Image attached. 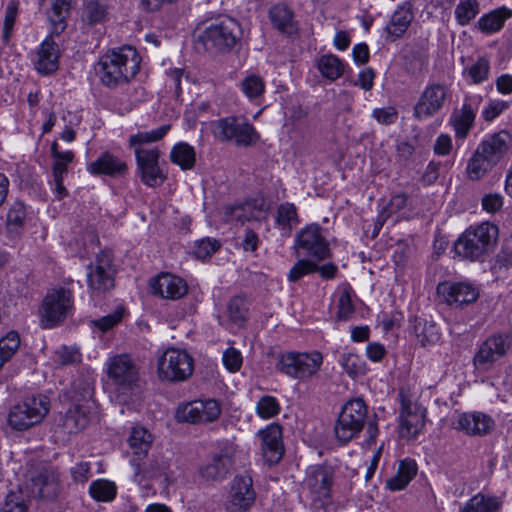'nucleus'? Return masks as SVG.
Listing matches in <instances>:
<instances>
[{
    "mask_svg": "<svg viewBox=\"0 0 512 512\" xmlns=\"http://www.w3.org/2000/svg\"><path fill=\"white\" fill-rule=\"evenodd\" d=\"M494 426V420L482 412L460 413L453 421V427L468 436H485L494 429Z\"/></svg>",
    "mask_w": 512,
    "mask_h": 512,
    "instance_id": "5701e85b",
    "label": "nucleus"
},
{
    "mask_svg": "<svg viewBox=\"0 0 512 512\" xmlns=\"http://www.w3.org/2000/svg\"><path fill=\"white\" fill-rule=\"evenodd\" d=\"M137 166L142 182L149 187L160 186L166 175L159 166L160 152L157 148H135Z\"/></svg>",
    "mask_w": 512,
    "mask_h": 512,
    "instance_id": "a211bd4d",
    "label": "nucleus"
},
{
    "mask_svg": "<svg viewBox=\"0 0 512 512\" xmlns=\"http://www.w3.org/2000/svg\"><path fill=\"white\" fill-rule=\"evenodd\" d=\"M489 73L490 63L486 58H479L463 71V75L469 77L472 84L483 83L488 79Z\"/></svg>",
    "mask_w": 512,
    "mask_h": 512,
    "instance_id": "de8ad7c7",
    "label": "nucleus"
},
{
    "mask_svg": "<svg viewBox=\"0 0 512 512\" xmlns=\"http://www.w3.org/2000/svg\"><path fill=\"white\" fill-rule=\"evenodd\" d=\"M280 404L278 400L271 395L260 397L255 406L256 414L262 419H270L280 413Z\"/></svg>",
    "mask_w": 512,
    "mask_h": 512,
    "instance_id": "8fccbe9b",
    "label": "nucleus"
},
{
    "mask_svg": "<svg viewBox=\"0 0 512 512\" xmlns=\"http://www.w3.org/2000/svg\"><path fill=\"white\" fill-rule=\"evenodd\" d=\"M483 97L480 94L465 96L460 109H454L450 123L452 124L457 138H465L474 125L475 112L478 110Z\"/></svg>",
    "mask_w": 512,
    "mask_h": 512,
    "instance_id": "4be33fe9",
    "label": "nucleus"
},
{
    "mask_svg": "<svg viewBox=\"0 0 512 512\" xmlns=\"http://www.w3.org/2000/svg\"><path fill=\"white\" fill-rule=\"evenodd\" d=\"M157 373L163 381H185L193 373V358L185 350L168 348L158 358Z\"/></svg>",
    "mask_w": 512,
    "mask_h": 512,
    "instance_id": "9b49d317",
    "label": "nucleus"
},
{
    "mask_svg": "<svg viewBox=\"0 0 512 512\" xmlns=\"http://www.w3.org/2000/svg\"><path fill=\"white\" fill-rule=\"evenodd\" d=\"M438 295L449 305L462 306L474 302L478 298L477 289L469 283L443 282L437 286Z\"/></svg>",
    "mask_w": 512,
    "mask_h": 512,
    "instance_id": "393cba45",
    "label": "nucleus"
},
{
    "mask_svg": "<svg viewBox=\"0 0 512 512\" xmlns=\"http://www.w3.org/2000/svg\"><path fill=\"white\" fill-rule=\"evenodd\" d=\"M212 135L220 142H231L237 146L250 147L259 141V133L242 116H227L211 122Z\"/></svg>",
    "mask_w": 512,
    "mask_h": 512,
    "instance_id": "39448f33",
    "label": "nucleus"
},
{
    "mask_svg": "<svg viewBox=\"0 0 512 512\" xmlns=\"http://www.w3.org/2000/svg\"><path fill=\"white\" fill-rule=\"evenodd\" d=\"M140 58L136 49L123 46L102 55L95 66L100 82L108 88L129 83L138 73Z\"/></svg>",
    "mask_w": 512,
    "mask_h": 512,
    "instance_id": "f257e3e1",
    "label": "nucleus"
},
{
    "mask_svg": "<svg viewBox=\"0 0 512 512\" xmlns=\"http://www.w3.org/2000/svg\"><path fill=\"white\" fill-rule=\"evenodd\" d=\"M413 329L418 342L424 347L435 345L440 341L441 333L437 325L432 321L416 318Z\"/></svg>",
    "mask_w": 512,
    "mask_h": 512,
    "instance_id": "473e14b6",
    "label": "nucleus"
},
{
    "mask_svg": "<svg viewBox=\"0 0 512 512\" xmlns=\"http://www.w3.org/2000/svg\"><path fill=\"white\" fill-rule=\"evenodd\" d=\"M401 403L400 436L407 439L415 438L424 427L425 409L403 390L399 392Z\"/></svg>",
    "mask_w": 512,
    "mask_h": 512,
    "instance_id": "f3484780",
    "label": "nucleus"
},
{
    "mask_svg": "<svg viewBox=\"0 0 512 512\" xmlns=\"http://www.w3.org/2000/svg\"><path fill=\"white\" fill-rule=\"evenodd\" d=\"M372 116L378 123L390 125L396 122L398 118L397 110L394 107L376 108L372 111Z\"/></svg>",
    "mask_w": 512,
    "mask_h": 512,
    "instance_id": "0e129e2a",
    "label": "nucleus"
},
{
    "mask_svg": "<svg viewBox=\"0 0 512 512\" xmlns=\"http://www.w3.org/2000/svg\"><path fill=\"white\" fill-rule=\"evenodd\" d=\"M267 218V207L264 199H251L243 203L227 206L224 210V220L234 225H244L251 221H261Z\"/></svg>",
    "mask_w": 512,
    "mask_h": 512,
    "instance_id": "aec40b11",
    "label": "nucleus"
},
{
    "mask_svg": "<svg viewBox=\"0 0 512 512\" xmlns=\"http://www.w3.org/2000/svg\"><path fill=\"white\" fill-rule=\"evenodd\" d=\"M508 108V103L502 100H490L482 115L485 121H492Z\"/></svg>",
    "mask_w": 512,
    "mask_h": 512,
    "instance_id": "338daca9",
    "label": "nucleus"
},
{
    "mask_svg": "<svg viewBox=\"0 0 512 512\" xmlns=\"http://www.w3.org/2000/svg\"><path fill=\"white\" fill-rule=\"evenodd\" d=\"M413 19V13L408 7H399L391 16L386 32L394 39L401 37L408 29Z\"/></svg>",
    "mask_w": 512,
    "mask_h": 512,
    "instance_id": "72a5a7b5",
    "label": "nucleus"
},
{
    "mask_svg": "<svg viewBox=\"0 0 512 512\" xmlns=\"http://www.w3.org/2000/svg\"><path fill=\"white\" fill-rule=\"evenodd\" d=\"M151 293L162 299L178 300L188 292L186 281L174 274L162 272L149 281Z\"/></svg>",
    "mask_w": 512,
    "mask_h": 512,
    "instance_id": "412c9836",
    "label": "nucleus"
},
{
    "mask_svg": "<svg viewBox=\"0 0 512 512\" xmlns=\"http://www.w3.org/2000/svg\"><path fill=\"white\" fill-rule=\"evenodd\" d=\"M106 7L98 1H88L84 7V18L85 20L93 25L103 22L106 18Z\"/></svg>",
    "mask_w": 512,
    "mask_h": 512,
    "instance_id": "5fc2aeb1",
    "label": "nucleus"
},
{
    "mask_svg": "<svg viewBox=\"0 0 512 512\" xmlns=\"http://www.w3.org/2000/svg\"><path fill=\"white\" fill-rule=\"evenodd\" d=\"M50 401L44 395L28 397L10 408L8 425L18 431L26 430L38 423L47 415Z\"/></svg>",
    "mask_w": 512,
    "mask_h": 512,
    "instance_id": "423d86ee",
    "label": "nucleus"
},
{
    "mask_svg": "<svg viewBox=\"0 0 512 512\" xmlns=\"http://www.w3.org/2000/svg\"><path fill=\"white\" fill-rule=\"evenodd\" d=\"M479 13L477 0H460L455 8V16L460 25H466Z\"/></svg>",
    "mask_w": 512,
    "mask_h": 512,
    "instance_id": "3c124183",
    "label": "nucleus"
},
{
    "mask_svg": "<svg viewBox=\"0 0 512 512\" xmlns=\"http://www.w3.org/2000/svg\"><path fill=\"white\" fill-rule=\"evenodd\" d=\"M222 360L226 369L232 373L238 372L243 362L241 352L234 347H229L223 352Z\"/></svg>",
    "mask_w": 512,
    "mask_h": 512,
    "instance_id": "bf43d9fd",
    "label": "nucleus"
},
{
    "mask_svg": "<svg viewBox=\"0 0 512 512\" xmlns=\"http://www.w3.org/2000/svg\"><path fill=\"white\" fill-rule=\"evenodd\" d=\"M52 35L40 44L33 58L34 67L41 75L53 74L59 67V49L52 39Z\"/></svg>",
    "mask_w": 512,
    "mask_h": 512,
    "instance_id": "a878e982",
    "label": "nucleus"
},
{
    "mask_svg": "<svg viewBox=\"0 0 512 512\" xmlns=\"http://www.w3.org/2000/svg\"><path fill=\"white\" fill-rule=\"evenodd\" d=\"M26 219V208L23 202L15 201L9 208L6 226L10 234H18L23 228Z\"/></svg>",
    "mask_w": 512,
    "mask_h": 512,
    "instance_id": "37998d69",
    "label": "nucleus"
},
{
    "mask_svg": "<svg viewBox=\"0 0 512 512\" xmlns=\"http://www.w3.org/2000/svg\"><path fill=\"white\" fill-rule=\"evenodd\" d=\"M106 372L120 401L138 388L139 367L128 354H116L107 359Z\"/></svg>",
    "mask_w": 512,
    "mask_h": 512,
    "instance_id": "20e7f679",
    "label": "nucleus"
},
{
    "mask_svg": "<svg viewBox=\"0 0 512 512\" xmlns=\"http://www.w3.org/2000/svg\"><path fill=\"white\" fill-rule=\"evenodd\" d=\"M322 364L323 356L318 351L288 352L281 355L278 369L291 378L307 381L318 373Z\"/></svg>",
    "mask_w": 512,
    "mask_h": 512,
    "instance_id": "1a4fd4ad",
    "label": "nucleus"
},
{
    "mask_svg": "<svg viewBox=\"0 0 512 512\" xmlns=\"http://www.w3.org/2000/svg\"><path fill=\"white\" fill-rule=\"evenodd\" d=\"M354 313V305L348 290L341 293L338 299V318L347 320Z\"/></svg>",
    "mask_w": 512,
    "mask_h": 512,
    "instance_id": "e2e57ef3",
    "label": "nucleus"
},
{
    "mask_svg": "<svg viewBox=\"0 0 512 512\" xmlns=\"http://www.w3.org/2000/svg\"><path fill=\"white\" fill-rule=\"evenodd\" d=\"M450 96L449 87L441 83H429L413 108L415 119L422 121L440 112Z\"/></svg>",
    "mask_w": 512,
    "mask_h": 512,
    "instance_id": "dca6fc26",
    "label": "nucleus"
},
{
    "mask_svg": "<svg viewBox=\"0 0 512 512\" xmlns=\"http://www.w3.org/2000/svg\"><path fill=\"white\" fill-rule=\"evenodd\" d=\"M74 153L72 151H65L61 158L54 159L52 174L53 180L59 181L63 179L68 172V164L73 161Z\"/></svg>",
    "mask_w": 512,
    "mask_h": 512,
    "instance_id": "052dcab7",
    "label": "nucleus"
},
{
    "mask_svg": "<svg viewBox=\"0 0 512 512\" xmlns=\"http://www.w3.org/2000/svg\"><path fill=\"white\" fill-rule=\"evenodd\" d=\"M510 140L508 132L500 131L483 140L477 149L497 165L508 152Z\"/></svg>",
    "mask_w": 512,
    "mask_h": 512,
    "instance_id": "c85d7f7f",
    "label": "nucleus"
},
{
    "mask_svg": "<svg viewBox=\"0 0 512 512\" xmlns=\"http://www.w3.org/2000/svg\"><path fill=\"white\" fill-rule=\"evenodd\" d=\"M227 311L228 317L233 323L237 325H242L244 323L246 319L247 307L243 299L239 297L231 299L228 304Z\"/></svg>",
    "mask_w": 512,
    "mask_h": 512,
    "instance_id": "4d7b16f0",
    "label": "nucleus"
},
{
    "mask_svg": "<svg viewBox=\"0 0 512 512\" xmlns=\"http://www.w3.org/2000/svg\"><path fill=\"white\" fill-rule=\"evenodd\" d=\"M112 262V254L102 251L87 266V283L92 295L105 293L114 287L115 270Z\"/></svg>",
    "mask_w": 512,
    "mask_h": 512,
    "instance_id": "2eb2a0df",
    "label": "nucleus"
},
{
    "mask_svg": "<svg viewBox=\"0 0 512 512\" xmlns=\"http://www.w3.org/2000/svg\"><path fill=\"white\" fill-rule=\"evenodd\" d=\"M498 238V227L483 222L467 228L454 244L455 253L470 261H483L494 248Z\"/></svg>",
    "mask_w": 512,
    "mask_h": 512,
    "instance_id": "7ed1b4c3",
    "label": "nucleus"
},
{
    "mask_svg": "<svg viewBox=\"0 0 512 512\" xmlns=\"http://www.w3.org/2000/svg\"><path fill=\"white\" fill-rule=\"evenodd\" d=\"M116 485L105 479H99L91 483L89 493L91 497L99 502L112 501L116 496Z\"/></svg>",
    "mask_w": 512,
    "mask_h": 512,
    "instance_id": "c03bdc74",
    "label": "nucleus"
},
{
    "mask_svg": "<svg viewBox=\"0 0 512 512\" xmlns=\"http://www.w3.org/2000/svg\"><path fill=\"white\" fill-rule=\"evenodd\" d=\"M297 208L293 203H281L276 212V228L282 232L283 236H289L292 229L299 224Z\"/></svg>",
    "mask_w": 512,
    "mask_h": 512,
    "instance_id": "2f4dec72",
    "label": "nucleus"
},
{
    "mask_svg": "<svg viewBox=\"0 0 512 512\" xmlns=\"http://www.w3.org/2000/svg\"><path fill=\"white\" fill-rule=\"evenodd\" d=\"M59 490L58 477L52 470H43L31 480V492L40 498H53Z\"/></svg>",
    "mask_w": 512,
    "mask_h": 512,
    "instance_id": "7c9ffc66",
    "label": "nucleus"
},
{
    "mask_svg": "<svg viewBox=\"0 0 512 512\" xmlns=\"http://www.w3.org/2000/svg\"><path fill=\"white\" fill-rule=\"evenodd\" d=\"M18 5L19 2L17 0H10L6 7L3 27V33L6 38L9 37V34L13 29L18 12Z\"/></svg>",
    "mask_w": 512,
    "mask_h": 512,
    "instance_id": "69168bd1",
    "label": "nucleus"
},
{
    "mask_svg": "<svg viewBox=\"0 0 512 512\" xmlns=\"http://www.w3.org/2000/svg\"><path fill=\"white\" fill-rule=\"evenodd\" d=\"M45 13L52 26L51 34L60 35L67 27L66 20L70 14L71 0H41Z\"/></svg>",
    "mask_w": 512,
    "mask_h": 512,
    "instance_id": "bb28decb",
    "label": "nucleus"
},
{
    "mask_svg": "<svg viewBox=\"0 0 512 512\" xmlns=\"http://www.w3.org/2000/svg\"><path fill=\"white\" fill-rule=\"evenodd\" d=\"M261 439V451L263 458L269 465L277 464L284 455L282 441V427L272 423L258 432Z\"/></svg>",
    "mask_w": 512,
    "mask_h": 512,
    "instance_id": "b1692460",
    "label": "nucleus"
},
{
    "mask_svg": "<svg viewBox=\"0 0 512 512\" xmlns=\"http://www.w3.org/2000/svg\"><path fill=\"white\" fill-rule=\"evenodd\" d=\"M407 204V196L405 194H396L391 197L387 207L380 215V218L385 221L388 217L393 214H396L400 210L406 207Z\"/></svg>",
    "mask_w": 512,
    "mask_h": 512,
    "instance_id": "680f3d73",
    "label": "nucleus"
},
{
    "mask_svg": "<svg viewBox=\"0 0 512 512\" xmlns=\"http://www.w3.org/2000/svg\"><path fill=\"white\" fill-rule=\"evenodd\" d=\"M327 231L317 223L308 224L296 235L294 248L299 253L317 261L331 257Z\"/></svg>",
    "mask_w": 512,
    "mask_h": 512,
    "instance_id": "f8f14e48",
    "label": "nucleus"
},
{
    "mask_svg": "<svg viewBox=\"0 0 512 512\" xmlns=\"http://www.w3.org/2000/svg\"><path fill=\"white\" fill-rule=\"evenodd\" d=\"M318 69L323 77L333 81L343 75L345 65L337 56L329 54L318 60Z\"/></svg>",
    "mask_w": 512,
    "mask_h": 512,
    "instance_id": "79ce46f5",
    "label": "nucleus"
},
{
    "mask_svg": "<svg viewBox=\"0 0 512 512\" xmlns=\"http://www.w3.org/2000/svg\"><path fill=\"white\" fill-rule=\"evenodd\" d=\"M169 130L170 125H162L151 131L139 132L135 135H131L129 139L130 146L137 148L142 147L141 145L144 143H151L161 140Z\"/></svg>",
    "mask_w": 512,
    "mask_h": 512,
    "instance_id": "09e8293b",
    "label": "nucleus"
},
{
    "mask_svg": "<svg viewBox=\"0 0 512 512\" xmlns=\"http://www.w3.org/2000/svg\"><path fill=\"white\" fill-rule=\"evenodd\" d=\"M333 472L325 466H311L306 472L303 481V491L311 499V506L315 512H328Z\"/></svg>",
    "mask_w": 512,
    "mask_h": 512,
    "instance_id": "0eeeda50",
    "label": "nucleus"
},
{
    "mask_svg": "<svg viewBox=\"0 0 512 512\" xmlns=\"http://www.w3.org/2000/svg\"><path fill=\"white\" fill-rule=\"evenodd\" d=\"M366 425V444L375 443L378 436L376 415L368 416V407L361 398L352 399L343 406L334 426L337 440L343 444L355 438Z\"/></svg>",
    "mask_w": 512,
    "mask_h": 512,
    "instance_id": "f03ea898",
    "label": "nucleus"
},
{
    "mask_svg": "<svg viewBox=\"0 0 512 512\" xmlns=\"http://www.w3.org/2000/svg\"><path fill=\"white\" fill-rule=\"evenodd\" d=\"M499 507L500 502L496 497L478 493L469 499L459 512H497Z\"/></svg>",
    "mask_w": 512,
    "mask_h": 512,
    "instance_id": "4c0bfd02",
    "label": "nucleus"
},
{
    "mask_svg": "<svg viewBox=\"0 0 512 512\" xmlns=\"http://www.w3.org/2000/svg\"><path fill=\"white\" fill-rule=\"evenodd\" d=\"M269 16L272 24L281 31H291L294 26L293 12L285 4H276L270 8Z\"/></svg>",
    "mask_w": 512,
    "mask_h": 512,
    "instance_id": "a19ab883",
    "label": "nucleus"
},
{
    "mask_svg": "<svg viewBox=\"0 0 512 512\" xmlns=\"http://www.w3.org/2000/svg\"><path fill=\"white\" fill-rule=\"evenodd\" d=\"M256 499L253 481L250 476H236L230 487L225 503L228 512H248Z\"/></svg>",
    "mask_w": 512,
    "mask_h": 512,
    "instance_id": "6ab92c4d",
    "label": "nucleus"
},
{
    "mask_svg": "<svg viewBox=\"0 0 512 512\" xmlns=\"http://www.w3.org/2000/svg\"><path fill=\"white\" fill-rule=\"evenodd\" d=\"M73 307L72 293L65 288L50 290L41 306V323L44 328H52L63 321Z\"/></svg>",
    "mask_w": 512,
    "mask_h": 512,
    "instance_id": "ddd939ff",
    "label": "nucleus"
},
{
    "mask_svg": "<svg viewBox=\"0 0 512 512\" xmlns=\"http://www.w3.org/2000/svg\"><path fill=\"white\" fill-rule=\"evenodd\" d=\"M152 441V435L140 426L133 427L128 438L129 447L139 459L147 455Z\"/></svg>",
    "mask_w": 512,
    "mask_h": 512,
    "instance_id": "c9c22d12",
    "label": "nucleus"
},
{
    "mask_svg": "<svg viewBox=\"0 0 512 512\" xmlns=\"http://www.w3.org/2000/svg\"><path fill=\"white\" fill-rule=\"evenodd\" d=\"M241 29L236 20L224 17L208 25L199 35L206 49L229 51L239 41Z\"/></svg>",
    "mask_w": 512,
    "mask_h": 512,
    "instance_id": "6e6552de",
    "label": "nucleus"
},
{
    "mask_svg": "<svg viewBox=\"0 0 512 512\" xmlns=\"http://www.w3.org/2000/svg\"><path fill=\"white\" fill-rule=\"evenodd\" d=\"M127 170V164L109 152L102 153L87 166V171L92 175H106L113 178L123 176Z\"/></svg>",
    "mask_w": 512,
    "mask_h": 512,
    "instance_id": "cd10ccee",
    "label": "nucleus"
},
{
    "mask_svg": "<svg viewBox=\"0 0 512 512\" xmlns=\"http://www.w3.org/2000/svg\"><path fill=\"white\" fill-rule=\"evenodd\" d=\"M171 161L182 170H190L196 162V152L193 146L185 142L176 144L170 152Z\"/></svg>",
    "mask_w": 512,
    "mask_h": 512,
    "instance_id": "e433bc0d",
    "label": "nucleus"
},
{
    "mask_svg": "<svg viewBox=\"0 0 512 512\" xmlns=\"http://www.w3.org/2000/svg\"><path fill=\"white\" fill-rule=\"evenodd\" d=\"M52 359L59 366L73 365L80 363L81 353L75 347L63 345L54 351Z\"/></svg>",
    "mask_w": 512,
    "mask_h": 512,
    "instance_id": "864d4df0",
    "label": "nucleus"
},
{
    "mask_svg": "<svg viewBox=\"0 0 512 512\" xmlns=\"http://www.w3.org/2000/svg\"><path fill=\"white\" fill-rule=\"evenodd\" d=\"M318 270V265L308 259H300L289 271L287 277L290 282H297L302 277L314 273Z\"/></svg>",
    "mask_w": 512,
    "mask_h": 512,
    "instance_id": "6e6d98bb",
    "label": "nucleus"
},
{
    "mask_svg": "<svg viewBox=\"0 0 512 512\" xmlns=\"http://www.w3.org/2000/svg\"><path fill=\"white\" fill-rule=\"evenodd\" d=\"M341 366L352 378L364 375L366 372L365 362L360 356L354 353L344 354L341 358Z\"/></svg>",
    "mask_w": 512,
    "mask_h": 512,
    "instance_id": "603ef678",
    "label": "nucleus"
},
{
    "mask_svg": "<svg viewBox=\"0 0 512 512\" xmlns=\"http://www.w3.org/2000/svg\"><path fill=\"white\" fill-rule=\"evenodd\" d=\"M88 423V416L78 405L70 408L62 418L63 429L69 434L81 431Z\"/></svg>",
    "mask_w": 512,
    "mask_h": 512,
    "instance_id": "58836bf2",
    "label": "nucleus"
},
{
    "mask_svg": "<svg viewBox=\"0 0 512 512\" xmlns=\"http://www.w3.org/2000/svg\"><path fill=\"white\" fill-rule=\"evenodd\" d=\"M510 16L511 11L502 7L482 16L478 21V26L486 33L497 32L503 27L505 20Z\"/></svg>",
    "mask_w": 512,
    "mask_h": 512,
    "instance_id": "ea45409f",
    "label": "nucleus"
},
{
    "mask_svg": "<svg viewBox=\"0 0 512 512\" xmlns=\"http://www.w3.org/2000/svg\"><path fill=\"white\" fill-rule=\"evenodd\" d=\"M0 512H27V507L16 494L10 493L7 495Z\"/></svg>",
    "mask_w": 512,
    "mask_h": 512,
    "instance_id": "774afa93",
    "label": "nucleus"
},
{
    "mask_svg": "<svg viewBox=\"0 0 512 512\" xmlns=\"http://www.w3.org/2000/svg\"><path fill=\"white\" fill-rule=\"evenodd\" d=\"M222 412L221 403L213 398L183 403L176 410L179 422L207 424L216 421Z\"/></svg>",
    "mask_w": 512,
    "mask_h": 512,
    "instance_id": "4468645a",
    "label": "nucleus"
},
{
    "mask_svg": "<svg viewBox=\"0 0 512 512\" xmlns=\"http://www.w3.org/2000/svg\"><path fill=\"white\" fill-rule=\"evenodd\" d=\"M512 346V337L507 333L489 336L473 356V365L479 372H489L507 355Z\"/></svg>",
    "mask_w": 512,
    "mask_h": 512,
    "instance_id": "9d476101",
    "label": "nucleus"
},
{
    "mask_svg": "<svg viewBox=\"0 0 512 512\" xmlns=\"http://www.w3.org/2000/svg\"><path fill=\"white\" fill-rule=\"evenodd\" d=\"M494 166H496L488 157L476 149L472 157L468 160L466 174L470 180L477 181L482 179Z\"/></svg>",
    "mask_w": 512,
    "mask_h": 512,
    "instance_id": "f704fd0d",
    "label": "nucleus"
},
{
    "mask_svg": "<svg viewBox=\"0 0 512 512\" xmlns=\"http://www.w3.org/2000/svg\"><path fill=\"white\" fill-rule=\"evenodd\" d=\"M231 467L232 459L227 453H216L209 462L198 468V474L205 481H221Z\"/></svg>",
    "mask_w": 512,
    "mask_h": 512,
    "instance_id": "c756f323",
    "label": "nucleus"
},
{
    "mask_svg": "<svg viewBox=\"0 0 512 512\" xmlns=\"http://www.w3.org/2000/svg\"><path fill=\"white\" fill-rule=\"evenodd\" d=\"M220 248V243L213 238H203L195 242L194 254L198 259H206Z\"/></svg>",
    "mask_w": 512,
    "mask_h": 512,
    "instance_id": "13d9d810",
    "label": "nucleus"
},
{
    "mask_svg": "<svg viewBox=\"0 0 512 512\" xmlns=\"http://www.w3.org/2000/svg\"><path fill=\"white\" fill-rule=\"evenodd\" d=\"M242 93L251 101L260 98L265 91V81L256 74L247 75L240 82Z\"/></svg>",
    "mask_w": 512,
    "mask_h": 512,
    "instance_id": "a18cd8bd",
    "label": "nucleus"
},
{
    "mask_svg": "<svg viewBox=\"0 0 512 512\" xmlns=\"http://www.w3.org/2000/svg\"><path fill=\"white\" fill-rule=\"evenodd\" d=\"M20 346L19 334L15 331L8 332L0 340V369L16 353Z\"/></svg>",
    "mask_w": 512,
    "mask_h": 512,
    "instance_id": "49530a36",
    "label": "nucleus"
}]
</instances>
